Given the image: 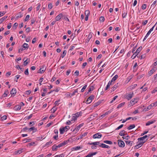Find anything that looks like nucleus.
I'll use <instances>...</instances> for the list:
<instances>
[{
    "instance_id": "16",
    "label": "nucleus",
    "mask_w": 157,
    "mask_h": 157,
    "mask_svg": "<svg viewBox=\"0 0 157 157\" xmlns=\"http://www.w3.org/2000/svg\"><path fill=\"white\" fill-rule=\"evenodd\" d=\"M82 124H81L79 125L75 129H74L73 130V131L75 132L77 131H78L79 129L82 126Z\"/></svg>"
},
{
    "instance_id": "48",
    "label": "nucleus",
    "mask_w": 157,
    "mask_h": 157,
    "mask_svg": "<svg viewBox=\"0 0 157 157\" xmlns=\"http://www.w3.org/2000/svg\"><path fill=\"white\" fill-rule=\"evenodd\" d=\"M157 1L156 0L154 1L153 3L151 6V8H154L155 7V5Z\"/></svg>"
},
{
    "instance_id": "31",
    "label": "nucleus",
    "mask_w": 157,
    "mask_h": 157,
    "mask_svg": "<svg viewBox=\"0 0 157 157\" xmlns=\"http://www.w3.org/2000/svg\"><path fill=\"white\" fill-rule=\"evenodd\" d=\"M60 133L61 134L63 133L65 131V130L64 128H60L59 129Z\"/></svg>"
},
{
    "instance_id": "4",
    "label": "nucleus",
    "mask_w": 157,
    "mask_h": 157,
    "mask_svg": "<svg viewBox=\"0 0 157 157\" xmlns=\"http://www.w3.org/2000/svg\"><path fill=\"white\" fill-rule=\"evenodd\" d=\"M118 144L119 146L121 147H124L125 144L124 142L121 140H118Z\"/></svg>"
},
{
    "instance_id": "13",
    "label": "nucleus",
    "mask_w": 157,
    "mask_h": 157,
    "mask_svg": "<svg viewBox=\"0 0 157 157\" xmlns=\"http://www.w3.org/2000/svg\"><path fill=\"white\" fill-rule=\"evenodd\" d=\"M75 116H73V117L74 118H72L73 119H74V120H76L77 119V118L79 117V116H81V113H79V112H78V113H76L75 114Z\"/></svg>"
},
{
    "instance_id": "29",
    "label": "nucleus",
    "mask_w": 157,
    "mask_h": 157,
    "mask_svg": "<svg viewBox=\"0 0 157 157\" xmlns=\"http://www.w3.org/2000/svg\"><path fill=\"white\" fill-rule=\"evenodd\" d=\"M68 141V140H65L64 141L63 143H60V144L62 147L67 144Z\"/></svg>"
},
{
    "instance_id": "55",
    "label": "nucleus",
    "mask_w": 157,
    "mask_h": 157,
    "mask_svg": "<svg viewBox=\"0 0 157 157\" xmlns=\"http://www.w3.org/2000/svg\"><path fill=\"white\" fill-rule=\"evenodd\" d=\"M64 155L62 154L60 155H57L55 156V157H64Z\"/></svg>"
},
{
    "instance_id": "40",
    "label": "nucleus",
    "mask_w": 157,
    "mask_h": 157,
    "mask_svg": "<svg viewBox=\"0 0 157 157\" xmlns=\"http://www.w3.org/2000/svg\"><path fill=\"white\" fill-rule=\"evenodd\" d=\"M99 20L100 22H103L105 20V18L101 16L100 17Z\"/></svg>"
},
{
    "instance_id": "12",
    "label": "nucleus",
    "mask_w": 157,
    "mask_h": 157,
    "mask_svg": "<svg viewBox=\"0 0 157 157\" xmlns=\"http://www.w3.org/2000/svg\"><path fill=\"white\" fill-rule=\"evenodd\" d=\"M137 99V98H135L132 100L130 101V103H131V104H132V105H134L135 103L137 102V101H136ZM137 99H138V98Z\"/></svg>"
},
{
    "instance_id": "37",
    "label": "nucleus",
    "mask_w": 157,
    "mask_h": 157,
    "mask_svg": "<svg viewBox=\"0 0 157 157\" xmlns=\"http://www.w3.org/2000/svg\"><path fill=\"white\" fill-rule=\"evenodd\" d=\"M118 77L117 75H116L112 79L111 82L114 81L116 80L117 78Z\"/></svg>"
},
{
    "instance_id": "1",
    "label": "nucleus",
    "mask_w": 157,
    "mask_h": 157,
    "mask_svg": "<svg viewBox=\"0 0 157 157\" xmlns=\"http://www.w3.org/2000/svg\"><path fill=\"white\" fill-rule=\"evenodd\" d=\"M27 129L29 130V131H31L32 130L33 131V132H35L37 131V129L36 128H35L34 127H32L30 128L25 127V128H23L22 130L24 131H25Z\"/></svg>"
},
{
    "instance_id": "53",
    "label": "nucleus",
    "mask_w": 157,
    "mask_h": 157,
    "mask_svg": "<svg viewBox=\"0 0 157 157\" xmlns=\"http://www.w3.org/2000/svg\"><path fill=\"white\" fill-rule=\"evenodd\" d=\"M40 8V3H39L38 4V6H37V7H36V11H38L39 10Z\"/></svg>"
},
{
    "instance_id": "17",
    "label": "nucleus",
    "mask_w": 157,
    "mask_h": 157,
    "mask_svg": "<svg viewBox=\"0 0 157 157\" xmlns=\"http://www.w3.org/2000/svg\"><path fill=\"white\" fill-rule=\"evenodd\" d=\"M23 16V14L21 13V12L18 13L17 15L16 18L18 19V18H21Z\"/></svg>"
},
{
    "instance_id": "3",
    "label": "nucleus",
    "mask_w": 157,
    "mask_h": 157,
    "mask_svg": "<svg viewBox=\"0 0 157 157\" xmlns=\"http://www.w3.org/2000/svg\"><path fill=\"white\" fill-rule=\"evenodd\" d=\"M134 94L133 92L130 93L125 96V98L129 100H130L133 97Z\"/></svg>"
},
{
    "instance_id": "46",
    "label": "nucleus",
    "mask_w": 157,
    "mask_h": 157,
    "mask_svg": "<svg viewBox=\"0 0 157 157\" xmlns=\"http://www.w3.org/2000/svg\"><path fill=\"white\" fill-rule=\"evenodd\" d=\"M137 55V54L135 52L134 53L131 57L133 59Z\"/></svg>"
},
{
    "instance_id": "39",
    "label": "nucleus",
    "mask_w": 157,
    "mask_h": 157,
    "mask_svg": "<svg viewBox=\"0 0 157 157\" xmlns=\"http://www.w3.org/2000/svg\"><path fill=\"white\" fill-rule=\"evenodd\" d=\"M101 101H98L97 102H96L94 104V107H95L99 105L101 103Z\"/></svg>"
},
{
    "instance_id": "8",
    "label": "nucleus",
    "mask_w": 157,
    "mask_h": 157,
    "mask_svg": "<svg viewBox=\"0 0 157 157\" xmlns=\"http://www.w3.org/2000/svg\"><path fill=\"white\" fill-rule=\"evenodd\" d=\"M63 16V14L62 13H59V14L55 18V19L56 21L59 20L61 17Z\"/></svg>"
},
{
    "instance_id": "25",
    "label": "nucleus",
    "mask_w": 157,
    "mask_h": 157,
    "mask_svg": "<svg viewBox=\"0 0 157 157\" xmlns=\"http://www.w3.org/2000/svg\"><path fill=\"white\" fill-rule=\"evenodd\" d=\"M57 108L56 107V106H53V107L51 109V110L52 111V112L54 113L56 110Z\"/></svg>"
},
{
    "instance_id": "50",
    "label": "nucleus",
    "mask_w": 157,
    "mask_h": 157,
    "mask_svg": "<svg viewBox=\"0 0 157 157\" xmlns=\"http://www.w3.org/2000/svg\"><path fill=\"white\" fill-rule=\"evenodd\" d=\"M29 17H30V16L29 15H27L26 16V17L25 19V21H28L29 19Z\"/></svg>"
},
{
    "instance_id": "18",
    "label": "nucleus",
    "mask_w": 157,
    "mask_h": 157,
    "mask_svg": "<svg viewBox=\"0 0 157 157\" xmlns=\"http://www.w3.org/2000/svg\"><path fill=\"white\" fill-rule=\"evenodd\" d=\"M100 144L99 142H95L91 143H89V144L90 145H100L99 144Z\"/></svg>"
},
{
    "instance_id": "64",
    "label": "nucleus",
    "mask_w": 157,
    "mask_h": 157,
    "mask_svg": "<svg viewBox=\"0 0 157 157\" xmlns=\"http://www.w3.org/2000/svg\"><path fill=\"white\" fill-rule=\"evenodd\" d=\"M93 87L92 86L90 87L89 88V89H88V92H90V91H91V90H93Z\"/></svg>"
},
{
    "instance_id": "15",
    "label": "nucleus",
    "mask_w": 157,
    "mask_h": 157,
    "mask_svg": "<svg viewBox=\"0 0 157 157\" xmlns=\"http://www.w3.org/2000/svg\"><path fill=\"white\" fill-rule=\"evenodd\" d=\"M99 146L103 148H110V147L109 146L106 145L105 144H104L103 143L101 144L100 145H99Z\"/></svg>"
},
{
    "instance_id": "43",
    "label": "nucleus",
    "mask_w": 157,
    "mask_h": 157,
    "mask_svg": "<svg viewBox=\"0 0 157 157\" xmlns=\"http://www.w3.org/2000/svg\"><path fill=\"white\" fill-rule=\"evenodd\" d=\"M29 60L28 59H27L24 62V65L25 66H26L29 63L28 62H27L28 60Z\"/></svg>"
},
{
    "instance_id": "57",
    "label": "nucleus",
    "mask_w": 157,
    "mask_h": 157,
    "mask_svg": "<svg viewBox=\"0 0 157 157\" xmlns=\"http://www.w3.org/2000/svg\"><path fill=\"white\" fill-rule=\"evenodd\" d=\"M144 143V142H140V143H139V144H138V145L139 147H141V146H142L143 145Z\"/></svg>"
},
{
    "instance_id": "11",
    "label": "nucleus",
    "mask_w": 157,
    "mask_h": 157,
    "mask_svg": "<svg viewBox=\"0 0 157 157\" xmlns=\"http://www.w3.org/2000/svg\"><path fill=\"white\" fill-rule=\"evenodd\" d=\"M156 70V69L155 67H153L152 70H151L149 72L148 74L150 75H152L154 72H155Z\"/></svg>"
},
{
    "instance_id": "2",
    "label": "nucleus",
    "mask_w": 157,
    "mask_h": 157,
    "mask_svg": "<svg viewBox=\"0 0 157 157\" xmlns=\"http://www.w3.org/2000/svg\"><path fill=\"white\" fill-rule=\"evenodd\" d=\"M94 96L93 95H91L87 99L86 102V104H89L90 103L93 99L94 98Z\"/></svg>"
},
{
    "instance_id": "54",
    "label": "nucleus",
    "mask_w": 157,
    "mask_h": 157,
    "mask_svg": "<svg viewBox=\"0 0 157 157\" xmlns=\"http://www.w3.org/2000/svg\"><path fill=\"white\" fill-rule=\"evenodd\" d=\"M123 126V124H122L120 125V126L118 127L116 129V130H117L121 128Z\"/></svg>"
},
{
    "instance_id": "56",
    "label": "nucleus",
    "mask_w": 157,
    "mask_h": 157,
    "mask_svg": "<svg viewBox=\"0 0 157 157\" xmlns=\"http://www.w3.org/2000/svg\"><path fill=\"white\" fill-rule=\"evenodd\" d=\"M25 74L26 75H28L29 73L28 71V69H27L25 71Z\"/></svg>"
},
{
    "instance_id": "32",
    "label": "nucleus",
    "mask_w": 157,
    "mask_h": 157,
    "mask_svg": "<svg viewBox=\"0 0 157 157\" xmlns=\"http://www.w3.org/2000/svg\"><path fill=\"white\" fill-rule=\"evenodd\" d=\"M22 46L25 49L26 48H28L29 46L28 44L25 43L23 44L22 45Z\"/></svg>"
},
{
    "instance_id": "60",
    "label": "nucleus",
    "mask_w": 157,
    "mask_h": 157,
    "mask_svg": "<svg viewBox=\"0 0 157 157\" xmlns=\"http://www.w3.org/2000/svg\"><path fill=\"white\" fill-rule=\"evenodd\" d=\"M64 128L65 130L66 129V131H67L68 130H69L70 129V127L69 126H66Z\"/></svg>"
},
{
    "instance_id": "20",
    "label": "nucleus",
    "mask_w": 157,
    "mask_h": 157,
    "mask_svg": "<svg viewBox=\"0 0 157 157\" xmlns=\"http://www.w3.org/2000/svg\"><path fill=\"white\" fill-rule=\"evenodd\" d=\"M119 86L118 83H117L116 84L114 85L112 88V90L113 91H114Z\"/></svg>"
},
{
    "instance_id": "44",
    "label": "nucleus",
    "mask_w": 157,
    "mask_h": 157,
    "mask_svg": "<svg viewBox=\"0 0 157 157\" xmlns=\"http://www.w3.org/2000/svg\"><path fill=\"white\" fill-rule=\"evenodd\" d=\"M7 117L6 115H4L1 117V119L2 121H3L6 120L7 118Z\"/></svg>"
},
{
    "instance_id": "42",
    "label": "nucleus",
    "mask_w": 157,
    "mask_h": 157,
    "mask_svg": "<svg viewBox=\"0 0 157 157\" xmlns=\"http://www.w3.org/2000/svg\"><path fill=\"white\" fill-rule=\"evenodd\" d=\"M31 140V139H29L27 140H23V141L24 143H26L30 142Z\"/></svg>"
},
{
    "instance_id": "58",
    "label": "nucleus",
    "mask_w": 157,
    "mask_h": 157,
    "mask_svg": "<svg viewBox=\"0 0 157 157\" xmlns=\"http://www.w3.org/2000/svg\"><path fill=\"white\" fill-rule=\"evenodd\" d=\"M122 138H123V139H125L127 140H128L129 139L130 137L128 136H125L124 137H123Z\"/></svg>"
},
{
    "instance_id": "9",
    "label": "nucleus",
    "mask_w": 157,
    "mask_h": 157,
    "mask_svg": "<svg viewBox=\"0 0 157 157\" xmlns=\"http://www.w3.org/2000/svg\"><path fill=\"white\" fill-rule=\"evenodd\" d=\"M23 149V148H20L19 150L16 151L14 152L15 155H19L22 152Z\"/></svg>"
},
{
    "instance_id": "7",
    "label": "nucleus",
    "mask_w": 157,
    "mask_h": 157,
    "mask_svg": "<svg viewBox=\"0 0 157 157\" xmlns=\"http://www.w3.org/2000/svg\"><path fill=\"white\" fill-rule=\"evenodd\" d=\"M44 65L42 66L40 69L38 71V72L40 73H44L46 69L45 68H44Z\"/></svg>"
},
{
    "instance_id": "34",
    "label": "nucleus",
    "mask_w": 157,
    "mask_h": 157,
    "mask_svg": "<svg viewBox=\"0 0 157 157\" xmlns=\"http://www.w3.org/2000/svg\"><path fill=\"white\" fill-rule=\"evenodd\" d=\"M135 125L134 124L131 125L128 127L127 128L128 130H130V129L133 128H134L135 127Z\"/></svg>"
},
{
    "instance_id": "36",
    "label": "nucleus",
    "mask_w": 157,
    "mask_h": 157,
    "mask_svg": "<svg viewBox=\"0 0 157 157\" xmlns=\"http://www.w3.org/2000/svg\"><path fill=\"white\" fill-rule=\"evenodd\" d=\"M35 143L34 142H32L30 143H29L27 145V146L29 147L31 146L35 145Z\"/></svg>"
},
{
    "instance_id": "45",
    "label": "nucleus",
    "mask_w": 157,
    "mask_h": 157,
    "mask_svg": "<svg viewBox=\"0 0 157 157\" xmlns=\"http://www.w3.org/2000/svg\"><path fill=\"white\" fill-rule=\"evenodd\" d=\"M86 87H87V85H85L84 86H83V87L82 88V89H81V92H82L83 91H84V90L86 89Z\"/></svg>"
},
{
    "instance_id": "59",
    "label": "nucleus",
    "mask_w": 157,
    "mask_h": 157,
    "mask_svg": "<svg viewBox=\"0 0 157 157\" xmlns=\"http://www.w3.org/2000/svg\"><path fill=\"white\" fill-rule=\"evenodd\" d=\"M53 138L54 139H55V140H57L58 139V134H57L56 136H53Z\"/></svg>"
},
{
    "instance_id": "5",
    "label": "nucleus",
    "mask_w": 157,
    "mask_h": 157,
    "mask_svg": "<svg viewBox=\"0 0 157 157\" xmlns=\"http://www.w3.org/2000/svg\"><path fill=\"white\" fill-rule=\"evenodd\" d=\"M61 147V145L60 144L57 146L56 144H54L52 147V150L53 151H56L57 150L58 148H59Z\"/></svg>"
},
{
    "instance_id": "49",
    "label": "nucleus",
    "mask_w": 157,
    "mask_h": 157,
    "mask_svg": "<svg viewBox=\"0 0 157 157\" xmlns=\"http://www.w3.org/2000/svg\"><path fill=\"white\" fill-rule=\"evenodd\" d=\"M35 122H36L35 121H33L30 122L29 123V125H30V126H32L35 124Z\"/></svg>"
},
{
    "instance_id": "24",
    "label": "nucleus",
    "mask_w": 157,
    "mask_h": 157,
    "mask_svg": "<svg viewBox=\"0 0 157 157\" xmlns=\"http://www.w3.org/2000/svg\"><path fill=\"white\" fill-rule=\"evenodd\" d=\"M7 17V16H4L0 19V24H1L4 20L6 19Z\"/></svg>"
},
{
    "instance_id": "22",
    "label": "nucleus",
    "mask_w": 157,
    "mask_h": 157,
    "mask_svg": "<svg viewBox=\"0 0 157 157\" xmlns=\"http://www.w3.org/2000/svg\"><path fill=\"white\" fill-rule=\"evenodd\" d=\"M124 141L127 145H129L130 146H131L132 145V144L133 143V141H130L129 140H125Z\"/></svg>"
},
{
    "instance_id": "62",
    "label": "nucleus",
    "mask_w": 157,
    "mask_h": 157,
    "mask_svg": "<svg viewBox=\"0 0 157 157\" xmlns=\"http://www.w3.org/2000/svg\"><path fill=\"white\" fill-rule=\"evenodd\" d=\"M146 4H144L142 6V8L143 10H144L146 8Z\"/></svg>"
},
{
    "instance_id": "52",
    "label": "nucleus",
    "mask_w": 157,
    "mask_h": 157,
    "mask_svg": "<svg viewBox=\"0 0 157 157\" xmlns=\"http://www.w3.org/2000/svg\"><path fill=\"white\" fill-rule=\"evenodd\" d=\"M81 147L80 146H77L76 147H75L73 148V149L75 150H77L81 148Z\"/></svg>"
},
{
    "instance_id": "41",
    "label": "nucleus",
    "mask_w": 157,
    "mask_h": 157,
    "mask_svg": "<svg viewBox=\"0 0 157 157\" xmlns=\"http://www.w3.org/2000/svg\"><path fill=\"white\" fill-rule=\"evenodd\" d=\"M90 13V11L88 10H87L85 11V14L86 15V16L88 15V16H89Z\"/></svg>"
},
{
    "instance_id": "35",
    "label": "nucleus",
    "mask_w": 157,
    "mask_h": 157,
    "mask_svg": "<svg viewBox=\"0 0 157 157\" xmlns=\"http://www.w3.org/2000/svg\"><path fill=\"white\" fill-rule=\"evenodd\" d=\"M52 143V141L50 140L49 142H47L45 144L44 147H48L49 145H50Z\"/></svg>"
},
{
    "instance_id": "51",
    "label": "nucleus",
    "mask_w": 157,
    "mask_h": 157,
    "mask_svg": "<svg viewBox=\"0 0 157 157\" xmlns=\"http://www.w3.org/2000/svg\"><path fill=\"white\" fill-rule=\"evenodd\" d=\"M48 8L49 9H51L52 8V3H50L48 5Z\"/></svg>"
},
{
    "instance_id": "28",
    "label": "nucleus",
    "mask_w": 157,
    "mask_h": 157,
    "mask_svg": "<svg viewBox=\"0 0 157 157\" xmlns=\"http://www.w3.org/2000/svg\"><path fill=\"white\" fill-rule=\"evenodd\" d=\"M142 49V47L141 46L139 47L137 49V50L135 52L137 54L138 53H139L140 52V51H141Z\"/></svg>"
},
{
    "instance_id": "21",
    "label": "nucleus",
    "mask_w": 157,
    "mask_h": 157,
    "mask_svg": "<svg viewBox=\"0 0 157 157\" xmlns=\"http://www.w3.org/2000/svg\"><path fill=\"white\" fill-rule=\"evenodd\" d=\"M125 132L124 130H122L120 132L119 134L121 136H124L125 135V134L124 133Z\"/></svg>"
},
{
    "instance_id": "6",
    "label": "nucleus",
    "mask_w": 157,
    "mask_h": 157,
    "mask_svg": "<svg viewBox=\"0 0 157 157\" xmlns=\"http://www.w3.org/2000/svg\"><path fill=\"white\" fill-rule=\"evenodd\" d=\"M102 136V135L99 133H97L93 135V138L94 139L100 138Z\"/></svg>"
},
{
    "instance_id": "30",
    "label": "nucleus",
    "mask_w": 157,
    "mask_h": 157,
    "mask_svg": "<svg viewBox=\"0 0 157 157\" xmlns=\"http://www.w3.org/2000/svg\"><path fill=\"white\" fill-rule=\"evenodd\" d=\"M125 104V102H123L119 104L117 107V109H119L123 106Z\"/></svg>"
},
{
    "instance_id": "27",
    "label": "nucleus",
    "mask_w": 157,
    "mask_h": 157,
    "mask_svg": "<svg viewBox=\"0 0 157 157\" xmlns=\"http://www.w3.org/2000/svg\"><path fill=\"white\" fill-rule=\"evenodd\" d=\"M9 93V92L8 90L5 91L4 94L2 95V97H6Z\"/></svg>"
},
{
    "instance_id": "23",
    "label": "nucleus",
    "mask_w": 157,
    "mask_h": 157,
    "mask_svg": "<svg viewBox=\"0 0 157 157\" xmlns=\"http://www.w3.org/2000/svg\"><path fill=\"white\" fill-rule=\"evenodd\" d=\"M111 112L109 111H108L106 112L104 114H103L101 116H100V117H102L101 118H102L103 117H105L106 115H108L109 113H110Z\"/></svg>"
},
{
    "instance_id": "47",
    "label": "nucleus",
    "mask_w": 157,
    "mask_h": 157,
    "mask_svg": "<svg viewBox=\"0 0 157 157\" xmlns=\"http://www.w3.org/2000/svg\"><path fill=\"white\" fill-rule=\"evenodd\" d=\"M31 91L30 90H27L25 91V94H27V95H29L31 93Z\"/></svg>"
},
{
    "instance_id": "61",
    "label": "nucleus",
    "mask_w": 157,
    "mask_h": 157,
    "mask_svg": "<svg viewBox=\"0 0 157 157\" xmlns=\"http://www.w3.org/2000/svg\"><path fill=\"white\" fill-rule=\"evenodd\" d=\"M157 91V88H155L153 90L151 91V93L153 94Z\"/></svg>"
},
{
    "instance_id": "26",
    "label": "nucleus",
    "mask_w": 157,
    "mask_h": 157,
    "mask_svg": "<svg viewBox=\"0 0 157 157\" xmlns=\"http://www.w3.org/2000/svg\"><path fill=\"white\" fill-rule=\"evenodd\" d=\"M147 137L148 136L147 135H145L142 137L138 138V140H143L144 139L147 138Z\"/></svg>"
},
{
    "instance_id": "10",
    "label": "nucleus",
    "mask_w": 157,
    "mask_h": 157,
    "mask_svg": "<svg viewBox=\"0 0 157 157\" xmlns=\"http://www.w3.org/2000/svg\"><path fill=\"white\" fill-rule=\"evenodd\" d=\"M17 91L15 88H13L10 91V93L12 95L14 96L15 94L16 93Z\"/></svg>"
},
{
    "instance_id": "33",
    "label": "nucleus",
    "mask_w": 157,
    "mask_h": 157,
    "mask_svg": "<svg viewBox=\"0 0 157 157\" xmlns=\"http://www.w3.org/2000/svg\"><path fill=\"white\" fill-rule=\"evenodd\" d=\"M67 51L66 50H64L63 51V54H62L61 56L60 57H62V58H63L64 56H65L66 54Z\"/></svg>"
},
{
    "instance_id": "14",
    "label": "nucleus",
    "mask_w": 157,
    "mask_h": 157,
    "mask_svg": "<svg viewBox=\"0 0 157 157\" xmlns=\"http://www.w3.org/2000/svg\"><path fill=\"white\" fill-rule=\"evenodd\" d=\"M21 109V105H17L16 106L14 107V110L16 111L20 110Z\"/></svg>"
},
{
    "instance_id": "38",
    "label": "nucleus",
    "mask_w": 157,
    "mask_h": 157,
    "mask_svg": "<svg viewBox=\"0 0 157 157\" xmlns=\"http://www.w3.org/2000/svg\"><path fill=\"white\" fill-rule=\"evenodd\" d=\"M104 143L110 144H113L112 142V141L109 140H105L104 141Z\"/></svg>"
},
{
    "instance_id": "63",
    "label": "nucleus",
    "mask_w": 157,
    "mask_h": 157,
    "mask_svg": "<svg viewBox=\"0 0 157 157\" xmlns=\"http://www.w3.org/2000/svg\"><path fill=\"white\" fill-rule=\"evenodd\" d=\"M56 78L54 76H53L52 78L51 79V81L52 82H53L54 81L56 80Z\"/></svg>"
},
{
    "instance_id": "19",
    "label": "nucleus",
    "mask_w": 157,
    "mask_h": 157,
    "mask_svg": "<svg viewBox=\"0 0 157 157\" xmlns=\"http://www.w3.org/2000/svg\"><path fill=\"white\" fill-rule=\"evenodd\" d=\"M155 122V120L154 121H149L148 122H147L146 123V126L149 125H150L151 124H152Z\"/></svg>"
}]
</instances>
